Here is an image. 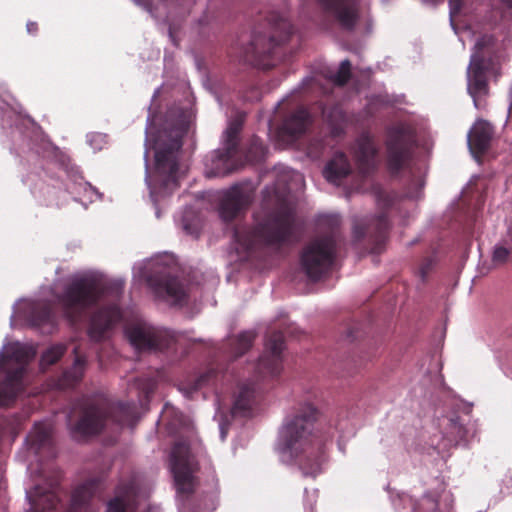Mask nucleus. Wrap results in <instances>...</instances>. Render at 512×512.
Returning a JSON list of instances; mask_svg holds the SVG:
<instances>
[{
	"mask_svg": "<svg viewBox=\"0 0 512 512\" xmlns=\"http://www.w3.org/2000/svg\"><path fill=\"white\" fill-rule=\"evenodd\" d=\"M325 222L331 228L330 233L312 240L304 247L300 256L304 272L313 281L319 280L330 271L337 253L336 230L340 220L336 216H330L325 219Z\"/></svg>",
	"mask_w": 512,
	"mask_h": 512,
	"instance_id": "8",
	"label": "nucleus"
},
{
	"mask_svg": "<svg viewBox=\"0 0 512 512\" xmlns=\"http://www.w3.org/2000/svg\"><path fill=\"white\" fill-rule=\"evenodd\" d=\"M187 130V122L181 119L161 129L155 139V170L158 181L164 188L178 186L179 155L183 145L182 138Z\"/></svg>",
	"mask_w": 512,
	"mask_h": 512,
	"instance_id": "7",
	"label": "nucleus"
},
{
	"mask_svg": "<svg viewBox=\"0 0 512 512\" xmlns=\"http://www.w3.org/2000/svg\"><path fill=\"white\" fill-rule=\"evenodd\" d=\"M126 335L131 345L138 350L164 351L176 343L174 332L146 323H137L127 327Z\"/></svg>",
	"mask_w": 512,
	"mask_h": 512,
	"instance_id": "12",
	"label": "nucleus"
},
{
	"mask_svg": "<svg viewBox=\"0 0 512 512\" xmlns=\"http://www.w3.org/2000/svg\"><path fill=\"white\" fill-rule=\"evenodd\" d=\"M29 319L43 333H52L57 327V316L49 301L38 302L31 307Z\"/></svg>",
	"mask_w": 512,
	"mask_h": 512,
	"instance_id": "27",
	"label": "nucleus"
},
{
	"mask_svg": "<svg viewBox=\"0 0 512 512\" xmlns=\"http://www.w3.org/2000/svg\"><path fill=\"white\" fill-rule=\"evenodd\" d=\"M500 67V49L492 34L480 35L473 47L467 70L468 92L478 108V98L489 92L488 73H497Z\"/></svg>",
	"mask_w": 512,
	"mask_h": 512,
	"instance_id": "5",
	"label": "nucleus"
},
{
	"mask_svg": "<svg viewBox=\"0 0 512 512\" xmlns=\"http://www.w3.org/2000/svg\"><path fill=\"white\" fill-rule=\"evenodd\" d=\"M493 137V127L485 120H478L468 133V146L471 153L482 156L490 147Z\"/></svg>",
	"mask_w": 512,
	"mask_h": 512,
	"instance_id": "22",
	"label": "nucleus"
},
{
	"mask_svg": "<svg viewBox=\"0 0 512 512\" xmlns=\"http://www.w3.org/2000/svg\"><path fill=\"white\" fill-rule=\"evenodd\" d=\"M320 6L334 14L340 25L353 30L359 18L360 0H318Z\"/></svg>",
	"mask_w": 512,
	"mask_h": 512,
	"instance_id": "21",
	"label": "nucleus"
},
{
	"mask_svg": "<svg viewBox=\"0 0 512 512\" xmlns=\"http://www.w3.org/2000/svg\"><path fill=\"white\" fill-rule=\"evenodd\" d=\"M217 379L218 372L215 369L210 368L193 380V382L190 384L189 390L190 392H194L205 386L214 385Z\"/></svg>",
	"mask_w": 512,
	"mask_h": 512,
	"instance_id": "38",
	"label": "nucleus"
},
{
	"mask_svg": "<svg viewBox=\"0 0 512 512\" xmlns=\"http://www.w3.org/2000/svg\"><path fill=\"white\" fill-rule=\"evenodd\" d=\"M255 187L251 181H243L226 190L219 203V215L225 222H231L248 209L253 201Z\"/></svg>",
	"mask_w": 512,
	"mask_h": 512,
	"instance_id": "13",
	"label": "nucleus"
},
{
	"mask_svg": "<svg viewBox=\"0 0 512 512\" xmlns=\"http://www.w3.org/2000/svg\"><path fill=\"white\" fill-rule=\"evenodd\" d=\"M28 441L36 453H40L42 449L47 448L55 456L51 428L48 424L42 422L35 423L33 430L28 435Z\"/></svg>",
	"mask_w": 512,
	"mask_h": 512,
	"instance_id": "29",
	"label": "nucleus"
},
{
	"mask_svg": "<svg viewBox=\"0 0 512 512\" xmlns=\"http://www.w3.org/2000/svg\"><path fill=\"white\" fill-rule=\"evenodd\" d=\"M135 385L145 399H149L156 389V382L152 378H138Z\"/></svg>",
	"mask_w": 512,
	"mask_h": 512,
	"instance_id": "41",
	"label": "nucleus"
},
{
	"mask_svg": "<svg viewBox=\"0 0 512 512\" xmlns=\"http://www.w3.org/2000/svg\"><path fill=\"white\" fill-rule=\"evenodd\" d=\"M491 260L494 266H502L512 262V227L509 228L507 234L495 244Z\"/></svg>",
	"mask_w": 512,
	"mask_h": 512,
	"instance_id": "32",
	"label": "nucleus"
},
{
	"mask_svg": "<svg viewBox=\"0 0 512 512\" xmlns=\"http://www.w3.org/2000/svg\"><path fill=\"white\" fill-rule=\"evenodd\" d=\"M472 0H449L450 16L453 19L461 13L467 12Z\"/></svg>",
	"mask_w": 512,
	"mask_h": 512,
	"instance_id": "42",
	"label": "nucleus"
},
{
	"mask_svg": "<svg viewBox=\"0 0 512 512\" xmlns=\"http://www.w3.org/2000/svg\"><path fill=\"white\" fill-rule=\"evenodd\" d=\"M436 263V255L427 256L422 260L418 269V275L422 282L427 281L429 274L434 270Z\"/></svg>",
	"mask_w": 512,
	"mask_h": 512,
	"instance_id": "40",
	"label": "nucleus"
},
{
	"mask_svg": "<svg viewBox=\"0 0 512 512\" xmlns=\"http://www.w3.org/2000/svg\"><path fill=\"white\" fill-rule=\"evenodd\" d=\"M284 344L285 339L281 331H273L268 335L265 352L255 367L257 378H275L281 373Z\"/></svg>",
	"mask_w": 512,
	"mask_h": 512,
	"instance_id": "15",
	"label": "nucleus"
},
{
	"mask_svg": "<svg viewBox=\"0 0 512 512\" xmlns=\"http://www.w3.org/2000/svg\"><path fill=\"white\" fill-rule=\"evenodd\" d=\"M99 488L97 479H90L77 486L70 495L71 510L85 508Z\"/></svg>",
	"mask_w": 512,
	"mask_h": 512,
	"instance_id": "30",
	"label": "nucleus"
},
{
	"mask_svg": "<svg viewBox=\"0 0 512 512\" xmlns=\"http://www.w3.org/2000/svg\"><path fill=\"white\" fill-rule=\"evenodd\" d=\"M270 35H254L250 47L244 55V60L263 69H270L275 65L278 49L281 44L287 42L294 33L290 21L279 14H271L269 17Z\"/></svg>",
	"mask_w": 512,
	"mask_h": 512,
	"instance_id": "9",
	"label": "nucleus"
},
{
	"mask_svg": "<svg viewBox=\"0 0 512 512\" xmlns=\"http://www.w3.org/2000/svg\"><path fill=\"white\" fill-rule=\"evenodd\" d=\"M171 470L181 493L192 491V463L190 447L185 441L175 442L171 451Z\"/></svg>",
	"mask_w": 512,
	"mask_h": 512,
	"instance_id": "16",
	"label": "nucleus"
},
{
	"mask_svg": "<svg viewBox=\"0 0 512 512\" xmlns=\"http://www.w3.org/2000/svg\"><path fill=\"white\" fill-rule=\"evenodd\" d=\"M316 497H317L316 492H313V493H312V498L315 500V499H316Z\"/></svg>",
	"mask_w": 512,
	"mask_h": 512,
	"instance_id": "48",
	"label": "nucleus"
},
{
	"mask_svg": "<svg viewBox=\"0 0 512 512\" xmlns=\"http://www.w3.org/2000/svg\"><path fill=\"white\" fill-rule=\"evenodd\" d=\"M351 173V165L347 156L342 153H336L334 157L326 164L324 169L325 178L331 183H339Z\"/></svg>",
	"mask_w": 512,
	"mask_h": 512,
	"instance_id": "28",
	"label": "nucleus"
},
{
	"mask_svg": "<svg viewBox=\"0 0 512 512\" xmlns=\"http://www.w3.org/2000/svg\"><path fill=\"white\" fill-rule=\"evenodd\" d=\"M75 360L71 368L62 372L53 380V386L59 390L73 388L80 383L86 368V357L79 354V348L73 350Z\"/></svg>",
	"mask_w": 512,
	"mask_h": 512,
	"instance_id": "25",
	"label": "nucleus"
},
{
	"mask_svg": "<svg viewBox=\"0 0 512 512\" xmlns=\"http://www.w3.org/2000/svg\"><path fill=\"white\" fill-rule=\"evenodd\" d=\"M307 509L312 510V509H314V507H313V505H312V504H310V505L307 507Z\"/></svg>",
	"mask_w": 512,
	"mask_h": 512,
	"instance_id": "49",
	"label": "nucleus"
},
{
	"mask_svg": "<svg viewBox=\"0 0 512 512\" xmlns=\"http://www.w3.org/2000/svg\"><path fill=\"white\" fill-rule=\"evenodd\" d=\"M378 149L374 139L368 133L362 134L356 141L354 159L357 171L362 178L373 175L377 170Z\"/></svg>",
	"mask_w": 512,
	"mask_h": 512,
	"instance_id": "18",
	"label": "nucleus"
},
{
	"mask_svg": "<svg viewBox=\"0 0 512 512\" xmlns=\"http://www.w3.org/2000/svg\"><path fill=\"white\" fill-rule=\"evenodd\" d=\"M294 230V212L281 200L279 207L253 228L236 227L233 239L242 251L250 254L261 247H280L292 239Z\"/></svg>",
	"mask_w": 512,
	"mask_h": 512,
	"instance_id": "4",
	"label": "nucleus"
},
{
	"mask_svg": "<svg viewBox=\"0 0 512 512\" xmlns=\"http://www.w3.org/2000/svg\"><path fill=\"white\" fill-rule=\"evenodd\" d=\"M243 119L239 116L230 121L225 131V147L238 151V136L242 130Z\"/></svg>",
	"mask_w": 512,
	"mask_h": 512,
	"instance_id": "36",
	"label": "nucleus"
},
{
	"mask_svg": "<svg viewBox=\"0 0 512 512\" xmlns=\"http://www.w3.org/2000/svg\"><path fill=\"white\" fill-rule=\"evenodd\" d=\"M148 284L154 295L172 305L187 302L188 292L184 282L170 269L156 271L148 278Z\"/></svg>",
	"mask_w": 512,
	"mask_h": 512,
	"instance_id": "14",
	"label": "nucleus"
},
{
	"mask_svg": "<svg viewBox=\"0 0 512 512\" xmlns=\"http://www.w3.org/2000/svg\"><path fill=\"white\" fill-rule=\"evenodd\" d=\"M27 32L31 35H35L38 31V24L33 21H29L26 25Z\"/></svg>",
	"mask_w": 512,
	"mask_h": 512,
	"instance_id": "44",
	"label": "nucleus"
},
{
	"mask_svg": "<svg viewBox=\"0 0 512 512\" xmlns=\"http://www.w3.org/2000/svg\"><path fill=\"white\" fill-rule=\"evenodd\" d=\"M467 436V429L460 422L459 417L450 418L447 426L445 427L444 437L450 442L451 445H458L464 441Z\"/></svg>",
	"mask_w": 512,
	"mask_h": 512,
	"instance_id": "33",
	"label": "nucleus"
},
{
	"mask_svg": "<svg viewBox=\"0 0 512 512\" xmlns=\"http://www.w3.org/2000/svg\"><path fill=\"white\" fill-rule=\"evenodd\" d=\"M66 352V346L63 344H55L45 350L41 356L40 364L42 367H47L55 364L61 359Z\"/></svg>",
	"mask_w": 512,
	"mask_h": 512,
	"instance_id": "37",
	"label": "nucleus"
},
{
	"mask_svg": "<svg viewBox=\"0 0 512 512\" xmlns=\"http://www.w3.org/2000/svg\"><path fill=\"white\" fill-rule=\"evenodd\" d=\"M502 1H503V3H504L507 7L512 8V0H502Z\"/></svg>",
	"mask_w": 512,
	"mask_h": 512,
	"instance_id": "46",
	"label": "nucleus"
},
{
	"mask_svg": "<svg viewBox=\"0 0 512 512\" xmlns=\"http://www.w3.org/2000/svg\"><path fill=\"white\" fill-rule=\"evenodd\" d=\"M33 347L14 343L7 347L3 355V365L12 361L19 366L9 371L3 381H0V406H8L15 401L22 390V380L25 366L35 357Z\"/></svg>",
	"mask_w": 512,
	"mask_h": 512,
	"instance_id": "11",
	"label": "nucleus"
},
{
	"mask_svg": "<svg viewBox=\"0 0 512 512\" xmlns=\"http://www.w3.org/2000/svg\"><path fill=\"white\" fill-rule=\"evenodd\" d=\"M30 509L27 512H51L56 510L60 502V496L55 489L46 490L36 485L27 492Z\"/></svg>",
	"mask_w": 512,
	"mask_h": 512,
	"instance_id": "24",
	"label": "nucleus"
},
{
	"mask_svg": "<svg viewBox=\"0 0 512 512\" xmlns=\"http://www.w3.org/2000/svg\"><path fill=\"white\" fill-rule=\"evenodd\" d=\"M138 5H141L149 12H152V3L149 0H136Z\"/></svg>",
	"mask_w": 512,
	"mask_h": 512,
	"instance_id": "45",
	"label": "nucleus"
},
{
	"mask_svg": "<svg viewBox=\"0 0 512 512\" xmlns=\"http://www.w3.org/2000/svg\"><path fill=\"white\" fill-rule=\"evenodd\" d=\"M236 150L227 147L214 151L205 162V174L208 178L223 177L233 173L243 166L242 162L236 159Z\"/></svg>",
	"mask_w": 512,
	"mask_h": 512,
	"instance_id": "19",
	"label": "nucleus"
},
{
	"mask_svg": "<svg viewBox=\"0 0 512 512\" xmlns=\"http://www.w3.org/2000/svg\"><path fill=\"white\" fill-rule=\"evenodd\" d=\"M283 173H284V176H285V177H288V176H290V174H292L293 172H292V171H288V170H286V169H283Z\"/></svg>",
	"mask_w": 512,
	"mask_h": 512,
	"instance_id": "47",
	"label": "nucleus"
},
{
	"mask_svg": "<svg viewBox=\"0 0 512 512\" xmlns=\"http://www.w3.org/2000/svg\"><path fill=\"white\" fill-rule=\"evenodd\" d=\"M256 398V383L249 381L239 385L233 405L230 409L231 418L248 417L251 414Z\"/></svg>",
	"mask_w": 512,
	"mask_h": 512,
	"instance_id": "23",
	"label": "nucleus"
},
{
	"mask_svg": "<svg viewBox=\"0 0 512 512\" xmlns=\"http://www.w3.org/2000/svg\"><path fill=\"white\" fill-rule=\"evenodd\" d=\"M138 491L139 480L136 475L121 480L115 488L114 497L107 503L106 512H127V509L134 508Z\"/></svg>",
	"mask_w": 512,
	"mask_h": 512,
	"instance_id": "20",
	"label": "nucleus"
},
{
	"mask_svg": "<svg viewBox=\"0 0 512 512\" xmlns=\"http://www.w3.org/2000/svg\"><path fill=\"white\" fill-rule=\"evenodd\" d=\"M330 79L336 86L342 87L346 85L351 79V62L348 59L343 60L338 71Z\"/></svg>",
	"mask_w": 512,
	"mask_h": 512,
	"instance_id": "39",
	"label": "nucleus"
},
{
	"mask_svg": "<svg viewBox=\"0 0 512 512\" xmlns=\"http://www.w3.org/2000/svg\"><path fill=\"white\" fill-rule=\"evenodd\" d=\"M267 148L258 136H253L245 150V160L248 163H259L264 160Z\"/></svg>",
	"mask_w": 512,
	"mask_h": 512,
	"instance_id": "34",
	"label": "nucleus"
},
{
	"mask_svg": "<svg viewBox=\"0 0 512 512\" xmlns=\"http://www.w3.org/2000/svg\"><path fill=\"white\" fill-rule=\"evenodd\" d=\"M160 421L172 434H177L181 428L189 426V420L170 403L164 404Z\"/></svg>",
	"mask_w": 512,
	"mask_h": 512,
	"instance_id": "31",
	"label": "nucleus"
},
{
	"mask_svg": "<svg viewBox=\"0 0 512 512\" xmlns=\"http://www.w3.org/2000/svg\"><path fill=\"white\" fill-rule=\"evenodd\" d=\"M124 283L120 280H104L94 276H78L69 280L61 292L55 294L63 317L71 325L79 324L89 309L103 299L119 300Z\"/></svg>",
	"mask_w": 512,
	"mask_h": 512,
	"instance_id": "3",
	"label": "nucleus"
},
{
	"mask_svg": "<svg viewBox=\"0 0 512 512\" xmlns=\"http://www.w3.org/2000/svg\"><path fill=\"white\" fill-rule=\"evenodd\" d=\"M255 334L250 331H245L231 339V350L235 357H240L246 353L252 346Z\"/></svg>",
	"mask_w": 512,
	"mask_h": 512,
	"instance_id": "35",
	"label": "nucleus"
},
{
	"mask_svg": "<svg viewBox=\"0 0 512 512\" xmlns=\"http://www.w3.org/2000/svg\"><path fill=\"white\" fill-rule=\"evenodd\" d=\"M222 435H224V427L221 425Z\"/></svg>",
	"mask_w": 512,
	"mask_h": 512,
	"instance_id": "50",
	"label": "nucleus"
},
{
	"mask_svg": "<svg viewBox=\"0 0 512 512\" xmlns=\"http://www.w3.org/2000/svg\"><path fill=\"white\" fill-rule=\"evenodd\" d=\"M415 147V134L408 125L398 124L387 130L385 164L392 177H398L404 170H411Z\"/></svg>",
	"mask_w": 512,
	"mask_h": 512,
	"instance_id": "10",
	"label": "nucleus"
},
{
	"mask_svg": "<svg viewBox=\"0 0 512 512\" xmlns=\"http://www.w3.org/2000/svg\"><path fill=\"white\" fill-rule=\"evenodd\" d=\"M309 112L304 107H299L285 117L279 128V135L286 136L289 141L295 140L303 134L309 124Z\"/></svg>",
	"mask_w": 512,
	"mask_h": 512,
	"instance_id": "26",
	"label": "nucleus"
},
{
	"mask_svg": "<svg viewBox=\"0 0 512 512\" xmlns=\"http://www.w3.org/2000/svg\"><path fill=\"white\" fill-rule=\"evenodd\" d=\"M424 186V180L421 177L412 176L410 184L407 188L406 196L408 198H418L419 191Z\"/></svg>",
	"mask_w": 512,
	"mask_h": 512,
	"instance_id": "43",
	"label": "nucleus"
},
{
	"mask_svg": "<svg viewBox=\"0 0 512 512\" xmlns=\"http://www.w3.org/2000/svg\"><path fill=\"white\" fill-rule=\"evenodd\" d=\"M372 190L380 213L369 219L356 220L353 225V238L356 242H365L370 253L379 254L388 238L390 229L388 214L398 196L379 184L373 185Z\"/></svg>",
	"mask_w": 512,
	"mask_h": 512,
	"instance_id": "6",
	"label": "nucleus"
},
{
	"mask_svg": "<svg viewBox=\"0 0 512 512\" xmlns=\"http://www.w3.org/2000/svg\"><path fill=\"white\" fill-rule=\"evenodd\" d=\"M121 318V311L117 304L103 306L95 311L89 320L87 334L91 341L101 342L108 337L109 331Z\"/></svg>",
	"mask_w": 512,
	"mask_h": 512,
	"instance_id": "17",
	"label": "nucleus"
},
{
	"mask_svg": "<svg viewBox=\"0 0 512 512\" xmlns=\"http://www.w3.org/2000/svg\"><path fill=\"white\" fill-rule=\"evenodd\" d=\"M139 419L134 402H112L104 396L80 401L68 416V427L74 439L82 440L99 434L108 422L133 428Z\"/></svg>",
	"mask_w": 512,
	"mask_h": 512,
	"instance_id": "2",
	"label": "nucleus"
},
{
	"mask_svg": "<svg viewBox=\"0 0 512 512\" xmlns=\"http://www.w3.org/2000/svg\"><path fill=\"white\" fill-rule=\"evenodd\" d=\"M319 411L311 403L300 404L285 418L280 439L284 450L298 461L305 476L316 477L321 472L324 443L316 423Z\"/></svg>",
	"mask_w": 512,
	"mask_h": 512,
	"instance_id": "1",
	"label": "nucleus"
}]
</instances>
